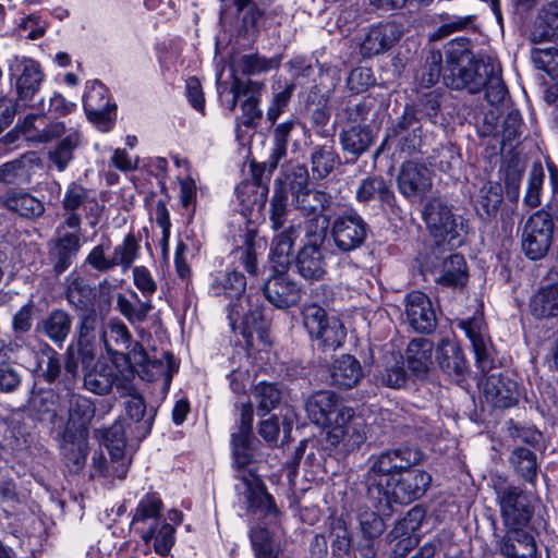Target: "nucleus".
<instances>
[{
	"label": "nucleus",
	"instance_id": "nucleus-1",
	"mask_svg": "<svg viewBox=\"0 0 558 558\" xmlns=\"http://www.w3.org/2000/svg\"><path fill=\"white\" fill-rule=\"evenodd\" d=\"M246 279L240 271L227 272L221 280L213 284L216 294H223L231 300L228 318L233 330L240 328L245 338L256 333L264 339L267 323L258 298L245 295Z\"/></svg>",
	"mask_w": 558,
	"mask_h": 558
},
{
	"label": "nucleus",
	"instance_id": "nucleus-2",
	"mask_svg": "<svg viewBox=\"0 0 558 558\" xmlns=\"http://www.w3.org/2000/svg\"><path fill=\"white\" fill-rule=\"evenodd\" d=\"M432 477L425 471H411L404 476L390 478L389 486L374 483L367 488V496L377 512L387 515L393 504H410L421 498L430 485Z\"/></svg>",
	"mask_w": 558,
	"mask_h": 558
},
{
	"label": "nucleus",
	"instance_id": "nucleus-3",
	"mask_svg": "<svg viewBox=\"0 0 558 558\" xmlns=\"http://www.w3.org/2000/svg\"><path fill=\"white\" fill-rule=\"evenodd\" d=\"M554 241V219L545 209L534 211L525 220L520 234L521 251L530 260H541Z\"/></svg>",
	"mask_w": 558,
	"mask_h": 558
},
{
	"label": "nucleus",
	"instance_id": "nucleus-4",
	"mask_svg": "<svg viewBox=\"0 0 558 558\" xmlns=\"http://www.w3.org/2000/svg\"><path fill=\"white\" fill-rule=\"evenodd\" d=\"M422 459V451L416 447L410 446H400L380 453L374 458L367 471V488L378 482L389 486L390 478L396 476L397 473L405 472L418 464Z\"/></svg>",
	"mask_w": 558,
	"mask_h": 558
},
{
	"label": "nucleus",
	"instance_id": "nucleus-5",
	"mask_svg": "<svg viewBox=\"0 0 558 558\" xmlns=\"http://www.w3.org/2000/svg\"><path fill=\"white\" fill-rule=\"evenodd\" d=\"M65 299L76 311L97 306L100 314L106 313L111 305V286L102 281L97 288L88 284L85 278L77 272H71L64 281Z\"/></svg>",
	"mask_w": 558,
	"mask_h": 558
},
{
	"label": "nucleus",
	"instance_id": "nucleus-6",
	"mask_svg": "<svg viewBox=\"0 0 558 558\" xmlns=\"http://www.w3.org/2000/svg\"><path fill=\"white\" fill-rule=\"evenodd\" d=\"M132 378L131 371L121 369L114 362L98 361L84 374V387L99 396L107 395L113 387L120 395H131L134 391Z\"/></svg>",
	"mask_w": 558,
	"mask_h": 558
},
{
	"label": "nucleus",
	"instance_id": "nucleus-7",
	"mask_svg": "<svg viewBox=\"0 0 558 558\" xmlns=\"http://www.w3.org/2000/svg\"><path fill=\"white\" fill-rule=\"evenodd\" d=\"M303 326L312 339L318 340L328 349H337L345 339V329L340 319L329 317L327 312L317 304H308L302 308Z\"/></svg>",
	"mask_w": 558,
	"mask_h": 558
},
{
	"label": "nucleus",
	"instance_id": "nucleus-8",
	"mask_svg": "<svg viewBox=\"0 0 558 558\" xmlns=\"http://www.w3.org/2000/svg\"><path fill=\"white\" fill-rule=\"evenodd\" d=\"M325 230L305 234V242L295 256V268L299 275L308 281L323 280L327 274V250L324 247Z\"/></svg>",
	"mask_w": 558,
	"mask_h": 558
},
{
	"label": "nucleus",
	"instance_id": "nucleus-9",
	"mask_svg": "<svg viewBox=\"0 0 558 558\" xmlns=\"http://www.w3.org/2000/svg\"><path fill=\"white\" fill-rule=\"evenodd\" d=\"M496 494L506 533L526 531L533 512L529 495L515 486L501 487Z\"/></svg>",
	"mask_w": 558,
	"mask_h": 558
},
{
	"label": "nucleus",
	"instance_id": "nucleus-10",
	"mask_svg": "<svg viewBox=\"0 0 558 558\" xmlns=\"http://www.w3.org/2000/svg\"><path fill=\"white\" fill-rule=\"evenodd\" d=\"M326 426L329 427L328 441L335 447L342 445L345 451L357 449L366 439L363 424L355 418L354 410L341 403Z\"/></svg>",
	"mask_w": 558,
	"mask_h": 558
},
{
	"label": "nucleus",
	"instance_id": "nucleus-11",
	"mask_svg": "<svg viewBox=\"0 0 558 558\" xmlns=\"http://www.w3.org/2000/svg\"><path fill=\"white\" fill-rule=\"evenodd\" d=\"M424 267L433 280L442 287H463L468 281L466 263L460 254L440 256L437 252H433L427 256Z\"/></svg>",
	"mask_w": 558,
	"mask_h": 558
},
{
	"label": "nucleus",
	"instance_id": "nucleus-12",
	"mask_svg": "<svg viewBox=\"0 0 558 558\" xmlns=\"http://www.w3.org/2000/svg\"><path fill=\"white\" fill-rule=\"evenodd\" d=\"M330 232L336 247L349 253L364 244L368 227L357 213L351 210L335 218Z\"/></svg>",
	"mask_w": 558,
	"mask_h": 558
},
{
	"label": "nucleus",
	"instance_id": "nucleus-13",
	"mask_svg": "<svg viewBox=\"0 0 558 558\" xmlns=\"http://www.w3.org/2000/svg\"><path fill=\"white\" fill-rule=\"evenodd\" d=\"M399 192L412 202H422L433 186L432 171L421 162L404 161L397 175Z\"/></svg>",
	"mask_w": 558,
	"mask_h": 558
},
{
	"label": "nucleus",
	"instance_id": "nucleus-14",
	"mask_svg": "<svg viewBox=\"0 0 558 558\" xmlns=\"http://www.w3.org/2000/svg\"><path fill=\"white\" fill-rule=\"evenodd\" d=\"M10 74L14 80L19 105L29 106L44 80L40 65L32 59L15 57L10 65Z\"/></svg>",
	"mask_w": 558,
	"mask_h": 558
},
{
	"label": "nucleus",
	"instance_id": "nucleus-15",
	"mask_svg": "<svg viewBox=\"0 0 558 558\" xmlns=\"http://www.w3.org/2000/svg\"><path fill=\"white\" fill-rule=\"evenodd\" d=\"M424 220L430 233L440 242H447L451 246L458 241V225L451 209L439 199L428 202L423 211Z\"/></svg>",
	"mask_w": 558,
	"mask_h": 558
},
{
	"label": "nucleus",
	"instance_id": "nucleus-16",
	"mask_svg": "<svg viewBox=\"0 0 558 558\" xmlns=\"http://www.w3.org/2000/svg\"><path fill=\"white\" fill-rule=\"evenodd\" d=\"M83 105L88 120L96 124L101 132L111 130L112 111L116 110V105L109 102L107 88L101 82L96 80L87 83Z\"/></svg>",
	"mask_w": 558,
	"mask_h": 558
},
{
	"label": "nucleus",
	"instance_id": "nucleus-17",
	"mask_svg": "<svg viewBox=\"0 0 558 558\" xmlns=\"http://www.w3.org/2000/svg\"><path fill=\"white\" fill-rule=\"evenodd\" d=\"M425 518V511L421 507H413L397 522L388 534L391 541H396L391 558H405V556L418 544L415 534Z\"/></svg>",
	"mask_w": 558,
	"mask_h": 558
},
{
	"label": "nucleus",
	"instance_id": "nucleus-18",
	"mask_svg": "<svg viewBox=\"0 0 558 558\" xmlns=\"http://www.w3.org/2000/svg\"><path fill=\"white\" fill-rule=\"evenodd\" d=\"M483 393L487 402L501 409L513 407L520 397L518 383L504 373L488 375L483 385Z\"/></svg>",
	"mask_w": 558,
	"mask_h": 558
},
{
	"label": "nucleus",
	"instance_id": "nucleus-19",
	"mask_svg": "<svg viewBox=\"0 0 558 558\" xmlns=\"http://www.w3.org/2000/svg\"><path fill=\"white\" fill-rule=\"evenodd\" d=\"M405 316L409 325L416 331L428 333L437 324L436 312L429 298L420 291H413L404 300Z\"/></svg>",
	"mask_w": 558,
	"mask_h": 558
},
{
	"label": "nucleus",
	"instance_id": "nucleus-20",
	"mask_svg": "<svg viewBox=\"0 0 558 558\" xmlns=\"http://www.w3.org/2000/svg\"><path fill=\"white\" fill-rule=\"evenodd\" d=\"M264 295L270 304L278 308L295 305L301 299L298 284L287 275L286 270L276 269L263 287Z\"/></svg>",
	"mask_w": 558,
	"mask_h": 558
},
{
	"label": "nucleus",
	"instance_id": "nucleus-21",
	"mask_svg": "<svg viewBox=\"0 0 558 558\" xmlns=\"http://www.w3.org/2000/svg\"><path fill=\"white\" fill-rule=\"evenodd\" d=\"M492 71L490 62L473 59L464 66H454L450 73H444L445 84L453 89L466 88L470 93L480 92L485 85V74Z\"/></svg>",
	"mask_w": 558,
	"mask_h": 558
},
{
	"label": "nucleus",
	"instance_id": "nucleus-22",
	"mask_svg": "<svg viewBox=\"0 0 558 558\" xmlns=\"http://www.w3.org/2000/svg\"><path fill=\"white\" fill-rule=\"evenodd\" d=\"M81 246V233L63 232V227L57 228L56 238L50 242L49 258L53 270L58 275L65 271L72 265Z\"/></svg>",
	"mask_w": 558,
	"mask_h": 558
},
{
	"label": "nucleus",
	"instance_id": "nucleus-23",
	"mask_svg": "<svg viewBox=\"0 0 558 558\" xmlns=\"http://www.w3.org/2000/svg\"><path fill=\"white\" fill-rule=\"evenodd\" d=\"M264 84L251 80L242 81L238 77L233 78L231 85V93L233 95L230 102V110H233L236 106L238 99L244 97L245 99L241 104V108L244 114L243 123L246 126L253 124L256 119L262 117V110L258 108L260 98V92Z\"/></svg>",
	"mask_w": 558,
	"mask_h": 558
},
{
	"label": "nucleus",
	"instance_id": "nucleus-24",
	"mask_svg": "<svg viewBox=\"0 0 558 558\" xmlns=\"http://www.w3.org/2000/svg\"><path fill=\"white\" fill-rule=\"evenodd\" d=\"M459 326L465 331L470 339L476 359V364L482 371L492 367V343L487 335V327L482 316H474L461 320Z\"/></svg>",
	"mask_w": 558,
	"mask_h": 558
},
{
	"label": "nucleus",
	"instance_id": "nucleus-25",
	"mask_svg": "<svg viewBox=\"0 0 558 558\" xmlns=\"http://www.w3.org/2000/svg\"><path fill=\"white\" fill-rule=\"evenodd\" d=\"M401 33L399 25L391 22L372 27L361 45L362 54L371 58L389 50L399 40Z\"/></svg>",
	"mask_w": 558,
	"mask_h": 558
},
{
	"label": "nucleus",
	"instance_id": "nucleus-26",
	"mask_svg": "<svg viewBox=\"0 0 558 558\" xmlns=\"http://www.w3.org/2000/svg\"><path fill=\"white\" fill-rule=\"evenodd\" d=\"M241 481L245 485L244 495L248 509L258 510L266 517H277V506L274 502V498L267 493L263 481L252 472L243 473Z\"/></svg>",
	"mask_w": 558,
	"mask_h": 558
},
{
	"label": "nucleus",
	"instance_id": "nucleus-27",
	"mask_svg": "<svg viewBox=\"0 0 558 558\" xmlns=\"http://www.w3.org/2000/svg\"><path fill=\"white\" fill-rule=\"evenodd\" d=\"M62 456L65 465L71 472H80L85 463L88 452L87 434L81 429L78 433H73L71 427L64 428L62 435Z\"/></svg>",
	"mask_w": 558,
	"mask_h": 558
},
{
	"label": "nucleus",
	"instance_id": "nucleus-28",
	"mask_svg": "<svg viewBox=\"0 0 558 558\" xmlns=\"http://www.w3.org/2000/svg\"><path fill=\"white\" fill-rule=\"evenodd\" d=\"M498 548L504 558H537L535 541L527 531L506 533Z\"/></svg>",
	"mask_w": 558,
	"mask_h": 558
},
{
	"label": "nucleus",
	"instance_id": "nucleus-29",
	"mask_svg": "<svg viewBox=\"0 0 558 558\" xmlns=\"http://www.w3.org/2000/svg\"><path fill=\"white\" fill-rule=\"evenodd\" d=\"M439 367L450 377L459 380L468 371V363L461 348L449 339L441 340L436 351Z\"/></svg>",
	"mask_w": 558,
	"mask_h": 558
},
{
	"label": "nucleus",
	"instance_id": "nucleus-30",
	"mask_svg": "<svg viewBox=\"0 0 558 558\" xmlns=\"http://www.w3.org/2000/svg\"><path fill=\"white\" fill-rule=\"evenodd\" d=\"M362 377L361 363L349 354L336 359L330 368L331 385L339 388L351 389L360 383Z\"/></svg>",
	"mask_w": 558,
	"mask_h": 558
},
{
	"label": "nucleus",
	"instance_id": "nucleus-31",
	"mask_svg": "<svg viewBox=\"0 0 558 558\" xmlns=\"http://www.w3.org/2000/svg\"><path fill=\"white\" fill-rule=\"evenodd\" d=\"M69 405V418L65 428L71 427L73 433H78L83 429L87 434V425L95 415L94 402L81 395L68 392L65 395Z\"/></svg>",
	"mask_w": 558,
	"mask_h": 558
},
{
	"label": "nucleus",
	"instance_id": "nucleus-32",
	"mask_svg": "<svg viewBox=\"0 0 558 558\" xmlns=\"http://www.w3.org/2000/svg\"><path fill=\"white\" fill-rule=\"evenodd\" d=\"M339 404V398L333 392L318 391L307 399L305 410L314 424L324 426L327 425Z\"/></svg>",
	"mask_w": 558,
	"mask_h": 558
},
{
	"label": "nucleus",
	"instance_id": "nucleus-33",
	"mask_svg": "<svg viewBox=\"0 0 558 558\" xmlns=\"http://www.w3.org/2000/svg\"><path fill=\"white\" fill-rule=\"evenodd\" d=\"M296 238L298 229L295 226H290L274 236L269 256L275 269H288L291 264V252Z\"/></svg>",
	"mask_w": 558,
	"mask_h": 558
},
{
	"label": "nucleus",
	"instance_id": "nucleus-34",
	"mask_svg": "<svg viewBox=\"0 0 558 558\" xmlns=\"http://www.w3.org/2000/svg\"><path fill=\"white\" fill-rule=\"evenodd\" d=\"M530 310L536 318L558 316V282L541 287L531 298Z\"/></svg>",
	"mask_w": 558,
	"mask_h": 558
},
{
	"label": "nucleus",
	"instance_id": "nucleus-35",
	"mask_svg": "<svg viewBox=\"0 0 558 558\" xmlns=\"http://www.w3.org/2000/svg\"><path fill=\"white\" fill-rule=\"evenodd\" d=\"M1 203L25 218L39 217L44 213L43 203L26 192L8 191L1 196Z\"/></svg>",
	"mask_w": 558,
	"mask_h": 558
},
{
	"label": "nucleus",
	"instance_id": "nucleus-36",
	"mask_svg": "<svg viewBox=\"0 0 558 558\" xmlns=\"http://www.w3.org/2000/svg\"><path fill=\"white\" fill-rule=\"evenodd\" d=\"M72 328V316L64 310H53L37 326L51 341L61 344Z\"/></svg>",
	"mask_w": 558,
	"mask_h": 558
},
{
	"label": "nucleus",
	"instance_id": "nucleus-37",
	"mask_svg": "<svg viewBox=\"0 0 558 558\" xmlns=\"http://www.w3.org/2000/svg\"><path fill=\"white\" fill-rule=\"evenodd\" d=\"M434 344L429 339H413L407 348L405 357L409 368L416 375L425 374L432 363Z\"/></svg>",
	"mask_w": 558,
	"mask_h": 558
},
{
	"label": "nucleus",
	"instance_id": "nucleus-38",
	"mask_svg": "<svg viewBox=\"0 0 558 558\" xmlns=\"http://www.w3.org/2000/svg\"><path fill=\"white\" fill-rule=\"evenodd\" d=\"M558 35V1L547 3L539 12L531 32L533 43L549 40Z\"/></svg>",
	"mask_w": 558,
	"mask_h": 558
},
{
	"label": "nucleus",
	"instance_id": "nucleus-39",
	"mask_svg": "<svg viewBox=\"0 0 558 558\" xmlns=\"http://www.w3.org/2000/svg\"><path fill=\"white\" fill-rule=\"evenodd\" d=\"M338 162L339 157L335 151L332 140L327 141L323 145L313 147L311 154V170L314 178L325 179L332 172Z\"/></svg>",
	"mask_w": 558,
	"mask_h": 558
},
{
	"label": "nucleus",
	"instance_id": "nucleus-40",
	"mask_svg": "<svg viewBox=\"0 0 558 558\" xmlns=\"http://www.w3.org/2000/svg\"><path fill=\"white\" fill-rule=\"evenodd\" d=\"M329 202L327 193L303 187L298 192L292 193V204L304 216L320 214Z\"/></svg>",
	"mask_w": 558,
	"mask_h": 558
},
{
	"label": "nucleus",
	"instance_id": "nucleus-41",
	"mask_svg": "<svg viewBox=\"0 0 558 558\" xmlns=\"http://www.w3.org/2000/svg\"><path fill=\"white\" fill-rule=\"evenodd\" d=\"M81 143V135L76 130L69 133L48 151L49 161L59 170L63 171L74 158V150Z\"/></svg>",
	"mask_w": 558,
	"mask_h": 558
},
{
	"label": "nucleus",
	"instance_id": "nucleus-42",
	"mask_svg": "<svg viewBox=\"0 0 558 558\" xmlns=\"http://www.w3.org/2000/svg\"><path fill=\"white\" fill-rule=\"evenodd\" d=\"M372 131L364 125H353L340 135L342 149L351 155L360 156L373 143Z\"/></svg>",
	"mask_w": 558,
	"mask_h": 558
},
{
	"label": "nucleus",
	"instance_id": "nucleus-43",
	"mask_svg": "<svg viewBox=\"0 0 558 558\" xmlns=\"http://www.w3.org/2000/svg\"><path fill=\"white\" fill-rule=\"evenodd\" d=\"M510 462L517 474L533 484L537 476L538 463L536 456L527 448L519 447L510 456Z\"/></svg>",
	"mask_w": 558,
	"mask_h": 558
},
{
	"label": "nucleus",
	"instance_id": "nucleus-44",
	"mask_svg": "<svg viewBox=\"0 0 558 558\" xmlns=\"http://www.w3.org/2000/svg\"><path fill=\"white\" fill-rule=\"evenodd\" d=\"M501 202V185L497 182H487L480 190L476 201V210L482 216H494L497 214Z\"/></svg>",
	"mask_w": 558,
	"mask_h": 558
},
{
	"label": "nucleus",
	"instance_id": "nucleus-45",
	"mask_svg": "<svg viewBox=\"0 0 558 558\" xmlns=\"http://www.w3.org/2000/svg\"><path fill=\"white\" fill-rule=\"evenodd\" d=\"M96 434L108 448L112 460L119 461L123 457L125 446V429L123 423L117 421L108 428L98 429Z\"/></svg>",
	"mask_w": 558,
	"mask_h": 558
},
{
	"label": "nucleus",
	"instance_id": "nucleus-46",
	"mask_svg": "<svg viewBox=\"0 0 558 558\" xmlns=\"http://www.w3.org/2000/svg\"><path fill=\"white\" fill-rule=\"evenodd\" d=\"M294 128V121H284L278 124L274 130V147L267 159L269 170L274 171L279 161L287 155V145L290 134Z\"/></svg>",
	"mask_w": 558,
	"mask_h": 558
},
{
	"label": "nucleus",
	"instance_id": "nucleus-47",
	"mask_svg": "<svg viewBox=\"0 0 558 558\" xmlns=\"http://www.w3.org/2000/svg\"><path fill=\"white\" fill-rule=\"evenodd\" d=\"M101 338L105 342L107 350H110V340L114 341V343L125 350L131 349L133 345L132 336L128 329V327L122 322H111L109 325V338L106 332L101 333ZM138 349L141 361H146L147 355L140 343H134V351Z\"/></svg>",
	"mask_w": 558,
	"mask_h": 558
},
{
	"label": "nucleus",
	"instance_id": "nucleus-48",
	"mask_svg": "<svg viewBox=\"0 0 558 558\" xmlns=\"http://www.w3.org/2000/svg\"><path fill=\"white\" fill-rule=\"evenodd\" d=\"M288 215V192L284 186L276 181V187L270 201L269 221L271 229L277 231L283 228Z\"/></svg>",
	"mask_w": 558,
	"mask_h": 558
},
{
	"label": "nucleus",
	"instance_id": "nucleus-49",
	"mask_svg": "<svg viewBox=\"0 0 558 558\" xmlns=\"http://www.w3.org/2000/svg\"><path fill=\"white\" fill-rule=\"evenodd\" d=\"M140 254V243L135 236L128 234L122 243L117 245L111 256V265L113 267L121 266L124 270L129 269L131 265L137 259Z\"/></svg>",
	"mask_w": 558,
	"mask_h": 558
},
{
	"label": "nucleus",
	"instance_id": "nucleus-50",
	"mask_svg": "<svg viewBox=\"0 0 558 558\" xmlns=\"http://www.w3.org/2000/svg\"><path fill=\"white\" fill-rule=\"evenodd\" d=\"M253 395L258 415H265L275 409L281 400V391L275 384L259 383L255 386Z\"/></svg>",
	"mask_w": 558,
	"mask_h": 558
},
{
	"label": "nucleus",
	"instance_id": "nucleus-51",
	"mask_svg": "<svg viewBox=\"0 0 558 558\" xmlns=\"http://www.w3.org/2000/svg\"><path fill=\"white\" fill-rule=\"evenodd\" d=\"M133 296L137 300L135 304L120 294L117 300L118 310L131 324L143 323L153 308L151 302L140 301L135 292Z\"/></svg>",
	"mask_w": 558,
	"mask_h": 558
},
{
	"label": "nucleus",
	"instance_id": "nucleus-52",
	"mask_svg": "<svg viewBox=\"0 0 558 558\" xmlns=\"http://www.w3.org/2000/svg\"><path fill=\"white\" fill-rule=\"evenodd\" d=\"M130 399L125 403V410L130 418H132L135 423H141V437H146L151 429L153 425V415H149L144 420L146 412V404L144 399L136 393V389L131 395H126Z\"/></svg>",
	"mask_w": 558,
	"mask_h": 558
},
{
	"label": "nucleus",
	"instance_id": "nucleus-53",
	"mask_svg": "<svg viewBox=\"0 0 558 558\" xmlns=\"http://www.w3.org/2000/svg\"><path fill=\"white\" fill-rule=\"evenodd\" d=\"M29 162L31 159L23 156L3 163L0 167V183L16 184L26 181L29 177Z\"/></svg>",
	"mask_w": 558,
	"mask_h": 558
},
{
	"label": "nucleus",
	"instance_id": "nucleus-54",
	"mask_svg": "<svg viewBox=\"0 0 558 558\" xmlns=\"http://www.w3.org/2000/svg\"><path fill=\"white\" fill-rule=\"evenodd\" d=\"M151 538H155V551L166 556L174 544V527L169 523H162L158 527L150 529L143 535V539L148 543Z\"/></svg>",
	"mask_w": 558,
	"mask_h": 558
},
{
	"label": "nucleus",
	"instance_id": "nucleus-55",
	"mask_svg": "<svg viewBox=\"0 0 558 558\" xmlns=\"http://www.w3.org/2000/svg\"><path fill=\"white\" fill-rule=\"evenodd\" d=\"M545 179V173L541 165H534L529 172L526 191L523 197V203L529 208H535L541 205L542 187Z\"/></svg>",
	"mask_w": 558,
	"mask_h": 558
},
{
	"label": "nucleus",
	"instance_id": "nucleus-56",
	"mask_svg": "<svg viewBox=\"0 0 558 558\" xmlns=\"http://www.w3.org/2000/svg\"><path fill=\"white\" fill-rule=\"evenodd\" d=\"M447 66L445 72L450 73L454 66H464L471 63L474 59L472 52L469 50L468 41L465 39L452 40L448 44L446 49Z\"/></svg>",
	"mask_w": 558,
	"mask_h": 558
},
{
	"label": "nucleus",
	"instance_id": "nucleus-57",
	"mask_svg": "<svg viewBox=\"0 0 558 558\" xmlns=\"http://www.w3.org/2000/svg\"><path fill=\"white\" fill-rule=\"evenodd\" d=\"M490 69L492 71H487L485 74V96L488 102L497 105L505 99L507 88L502 82L499 68L490 63Z\"/></svg>",
	"mask_w": 558,
	"mask_h": 558
},
{
	"label": "nucleus",
	"instance_id": "nucleus-58",
	"mask_svg": "<svg viewBox=\"0 0 558 558\" xmlns=\"http://www.w3.org/2000/svg\"><path fill=\"white\" fill-rule=\"evenodd\" d=\"M279 65V60L276 58L266 59L258 54H245L236 61V68L247 75H255L267 72Z\"/></svg>",
	"mask_w": 558,
	"mask_h": 558
},
{
	"label": "nucleus",
	"instance_id": "nucleus-59",
	"mask_svg": "<svg viewBox=\"0 0 558 558\" xmlns=\"http://www.w3.org/2000/svg\"><path fill=\"white\" fill-rule=\"evenodd\" d=\"M390 195V189L383 178H367L362 181L357 191L356 198L359 202L366 203L376 196L387 199Z\"/></svg>",
	"mask_w": 558,
	"mask_h": 558
},
{
	"label": "nucleus",
	"instance_id": "nucleus-60",
	"mask_svg": "<svg viewBox=\"0 0 558 558\" xmlns=\"http://www.w3.org/2000/svg\"><path fill=\"white\" fill-rule=\"evenodd\" d=\"M78 341L83 343L87 340H94L95 333L100 325L98 314L101 315L97 306L78 311Z\"/></svg>",
	"mask_w": 558,
	"mask_h": 558
},
{
	"label": "nucleus",
	"instance_id": "nucleus-61",
	"mask_svg": "<svg viewBox=\"0 0 558 558\" xmlns=\"http://www.w3.org/2000/svg\"><path fill=\"white\" fill-rule=\"evenodd\" d=\"M256 558H277L272 550L270 534L265 527H254L250 533Z\"/></svg>",
	"mask_w": 558,
	"mask_h": 558
},
{
	"label": "nucleus",
	"instance_id": "nucleus-62",
	"mask_svg": "<svg viewBox=\"0 0 558 558\" xmlns=\"http://www.w3.org/2000/svg\"><path fill=\"white\" fill-rule=\"evenodd\" d=\"M532 56L538 68L546 70L553 76L558 75L557 48H534L532 50Z\"/></svg>",
	"mask_w": 558,
	"mask_h": 558
},
{
	"label": "nucleus",
	"instance_id": "nucleus-63",
	"mask_svg": "<svg viewBox=\"0 0 558 558\" xmlns=\"http://www.w3.org/2000/svg\"><path fill=\"white\" fill-rule=\"evenodd\" d=\"M442 56L438 50H433L426 58V63L422 72V84L426 87L436 84L441 75Z\"/></svg>",
	"mask_w": 558,
	"mask_h": 558
},
{
	"label": "nucleus",
	"instance_id": "nucleus-64",
	"mask_svg": "<svg viewBox=\"0 0 558 558\" xmlns=\"http://www.w3.org/2000/svg\"><path fill=\"white\" fill-rule=\"evenodd\" d=\"M359 522L361 531L366 538H375L379 536L385 529L384 521L378 513L369 510L359 513Z\"/></svg>",
	"mask_w": 558,
	"mask_h": 558
}]
</instances>
